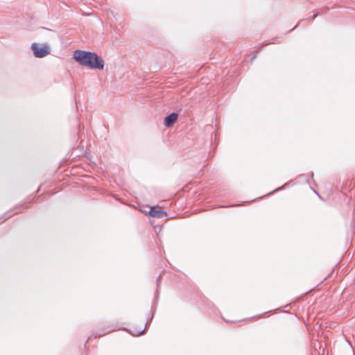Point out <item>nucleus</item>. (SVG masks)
Masks as SVG:
<instances>
[{"label": "nucleus", "mask_w": 355, "mask_h": 355, "mask_svg": "<svg viewBox=\"0 0 355 355\" xmlns=\"http://www.w3.org/2000/svg\"><path fill=\"white\" fill-rule=\"evenodd\" d=\"M73 58L80 64L92 69H103L104 67L103 60L94 53L77 50L73 53Z\"/></svg>", "instance_id": "1"}, {"label": "nucleus", "mask_w": 355, "mask_h": 355, "mask_svg": "<svg viewBox=\"0 0 355 355\" xmlns=\"http://www.w3.org/2000/svg\"><path fill=\"white\" fill-rule=\"evenodd\" d=\"M31 49L36 58H44L51 53L50 46L46 44L33 43L31 45Z\"/></svg>", "instance_id": "2"}, {"label": "nucleus", "mask_w": 355, "mask_h": 355, "mask_svg": "<svg viewBox=\"0 0 355 355\" xmlns=\"http://www.w3.org/2000/svg\"><path fill=\"white\" fill-rule=\"evenodd\" d=\"M149 214L154 218H162L166 215V214L162 211V207L159 206L151 207Z\"/></svg>", "instance_id": "3"}, {"label": "nucleus", "mask_w": 355, "mask_h": 355, "mask_svg": "<svg viewBox=\"0 0 355 355\" xmlns=\"http://www.w3.org/2000/svg\"><path fill=\"white\" fill-rule=\"evenodd\" d=\"M178 120V114L175 112L171 113L170 115L165 117L164 120V125L167 128L172 126Z\"/></svg>", "instance_id": "4"}]
</instances>
